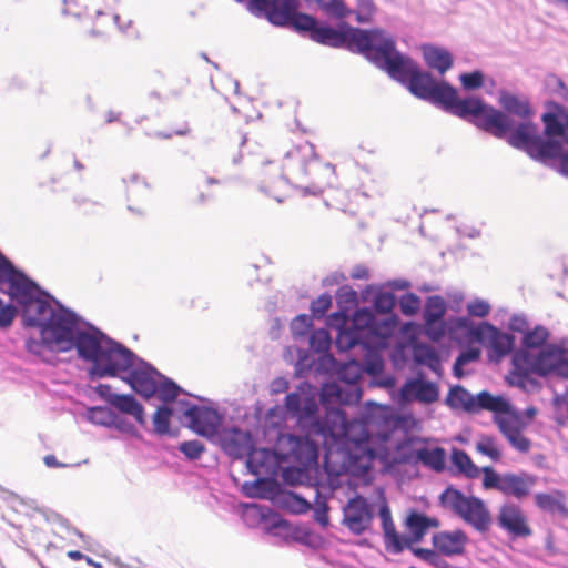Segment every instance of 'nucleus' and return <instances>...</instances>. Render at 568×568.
Segmentation results:
<instances>
[{
  "mask_svg": "<svg viewBox=\"0 0 568 568\" xmlns=\"http://www.w3.org/2000/svg\"><path fill=\"white\" fill-rule=\"evenodd\" d=\"M329 506L325 497L320 493L316 494L315 508H314V520L317 521L322 527L326 528L329 525L328 517Z\"/></svg>",
  "mask_w": 568,
  "mask_h": 568,
  "instance_id": "57",
  "label": "nucleus"
},
{
  "mask_svg": "<svg viewBox=\"0 0 568 568\" xmlns=\"http://www.w3.org/2000/svg\"><path fill=\"white\" fill-rule=\"evenodd\" d=\"M413 361L417 365H424L432 372L442 375L440 356L437 351L428 344L419 343L413 347Z\"/></svg>",
  "mask_w": 568,
  "mask_h": 568,
  "instance_id": "36",
  "label": "nucleus"
},
{
  "mask_svg": "<svg viewBox=\"0 0 568 568\" xmlns=\"http://www.w3.org/2000/svg\"><path fill=\"white\" fill-rule=\"evenodd\" d=\"M318 22L320 21L315 17L300 12L297 9L296 13H294L290 20L288 26L293 27L297 32H308L310 38L312 39V34H314V30L316 29Z\"/></svg>",
  "mask_w": 568,
  "mask_h": 568,
  "instance_id": "46",
  "label": "nucleus"
},
{
  "mask_svg": "<svg viewBox=\"0 0 568 568\" xmlns=\"http://www.w3.org/2000/svg\"><path fill=\"white\" fill-rule=\"evenodd\" d=\"M375 312L367 307L357 308L349 322V327L356 329L357 333L367 339V328L373 321Z\"/></svg>",
  "mask_w": 568,
  "mask_h": 568,
  "instance_id": "45",
  "label": "nucleus"
},
{
  "mask_svg": "<svg viewBox=\"0 0 568 568\" xmlns=\"http://www.w3.org/2000/svg\"><path fill=\"white\" fill-rule=\"evenodd\" d=\"M373 518L374 513L369 503L361 495L351 498L343 508L342 523L356 536L362 535L369 527Z\"/></svg>",
  "mask_w": 568,
  "mask_h": 568,
  "instance_id": "18",
  "label": "nucleus"
},
{
  "mask_svg": "<svg viewBox=\"0 0 568 568\" xmlns=\"http://www.w3.org/2000/svg\"><path fill=\"white\" fill-rule=\"evenodd\" d=\"M405 389L424 404H433L439 398L437 384L425 379L423 376L408 381L405 384Z\"/></svg>",
  "mask_w": 568,
  "mask_h": 568,
  "instance_id": "30",
  "label": "nucleus"
},
{
  "mask_svg": "<svg viewBox=\"0 0 568 568\" xmlns=\"http://www.w3.org/2000/svg\"><path fill=\"white\" fill-rule=\"evenodd\" d=\"M332 325L338 328L335 346L339 352H347L355 346L371 347V342L363 338L356 329L345 326L346 322H334Z\"/></svg>",
  "mask_w": 568,
  "mask_h": 568,
  "instance_id": "31",
  "label": "nucleus"
},
{
  "mask_svg": "<svg viewBox=\"0 0 568 568\" xmlns=\"http://www.w3.org/2000/svg\"><path fill=\"white\" fill-rule=\"evenodd\" d=\"M315 148L308 142H304L287 151L282 164V171L275 179L265 178L260 190L276 202L282 203L285 197V191L288 186L302 189L308 180L310 162L315 159Z\"/></svg>",
  "mask_w": 568,
  "mask_h": 568,
  "instance_id": "6",
  "label": "nucleus"
},
{
  "mask_svg": "<svg viewBox=\"0 0 568 568\" xmlns=\"http://www.w3.org/2000/svg\"><path fill=\"white\" fill-rule=\"evenodd\" d=\"M445 404L453 410L462 409L469 414L480 410H489L494 414L513 413V405L505 397L491 395L487 390L473 395L462 385L449 388Z\"/></svg>",
  "mask_w": 568,
  "mask_h": 568,
  "instance_id": "11",
  "label": "nucleus"
},
{
  "mask_svg": "<svg viewBox=\"0 0 568 568\" xmlns=\"http://www.w3.org/2000/svg\"><path fill=\"white\" fill-rule=\"evenodd\" d=\"M337 377L346 385L356 387L358 381L362 377V367L354 359L343 363L337 369Z\"/></svg>",
  "mask_w": 568,
  "mask_h": 568,
  "instance_id": "44",
  "label": "nucleus"
},
{
  "mask_svg": "<svg viewBox=\"0 0 568 568\" xmlns=\"http://www.w3.org/2000/svg\"><path fill=\"white\" fill-rule=\"evenodd\" d=\"M174 415V409L171 405H160L153 414L152 422L154 433L159 436L174 435L171 432V418Z\"/></svg>",
  "mask_w": 568,
  "mask_h": 568,
  "instance_id": "39",
  "label": "nucleus"
},
{
  "mask_svg": "<svg viewBox=\"0 0 568 568\" xmlns=\"http://www.w3.org/2000/svg\"><path fill=\"white\" fill-rule=\"evenodd\" d=\"M424 333L430 341L439 342L446 334L445 321H424Z\"/></svg>",
  "mask_w": 568,
  "mask_h": 568,
  "instance_id": "59",
  "label": "nucleus"
},
{
  "mask_svg": "<svg viewBox=\"0 0 568 568\" xmlns=\"http://www.w3.org/2000/svg\"><path fill=\"white\" fill-rule=\"evenodd\" d=\"M373 64L385 71L393 80L406 84L415 97L435 105L440 106L443 100L448 99L454 92L452 84L446 81L437 82L429 72L420 71L410 57L399 52L390 33L383 41L382 48H378Z\"/></svg>",
  "mask_w": 568,
  "mask_h": 568,
  "instance_id": "2",
  "label": "nucleus"
},
{
  "mask_svg": "<svg viewBox=\"0 0 568 568\" xmlns=\"http://www.w3.org/2000/svg\"><path fill=\"white\" fill-rule=\"evenodd\" d=\"M283 501L287 509L297 515L305 514L312 509L311 503L296 493L290 491L285 494Z\"/></svg>",
  "mask_w": 568,
  "mask_h": 568,
  "instance_id": "50",
  "label": "nucleus"
},
{
  "mask_svg": "<svg viewBox=\"0 0 568 568\" xmlns=\"http://www.w3.org/2000/svg\"><path fill=\"white\" fill-rule=\"evenodd\" d=\"M394 326L395 322L392 318H381L377 314H374L373 321L367 328V341L372 343L373 338L388 336Z\"/></svg>",
  "mask_w": 568,
  "mask_h": 568,
  "instance_id": "43",
  "label": "nucleus"
},
{
  "mask_svg": "<svg viewBox=\"0 0 568 568\" xmlns=\"http://www.w3.org/2000/svg\"><path fill=\"white\" fill-rule=\"evenodd\" d=\"M485 75L480 70L465 72L459 75L463 88L467 91H474L484 85Z\"/></svg>",
  "mask_w": 568,
  "mask_h": 568,
  "instance_id": "56",
  "label": "nucleus"
},
{
  "mask_svg": "<svg viewBox=\"0 0 568 568\" xmlns=\"http://www.w3.org/2000/svg\"><path fill=\"white\" fill-rule=\"evenodd\" d=\"M335 182V168L323 162L316 155L311 159L308 180L302 186L303 195H320L326 187Z\"/></svg>",
  "mask_w": 568,
  "mask_h": 568,
  "instance_id": "24",
  "label": "nucleus"
},
{
  "mask_svg": "<svg viewBox=\"0 0 568 568\" xmlns=\"http://www.w3.org/2000/svg\"><path fill=\"white\" fill-rule=\"evenodd\" d=\"M434 547L446 557L460 556L465 552L468 537L462 529L439 531L433 535Z\"/></svg>",
  "mask_w": 568,
  "mask_h": 568,
  "instance_id": "26",
  "label": "nucleus"
},
{
  "mask_svg": "<svg viewBox=\"0 0 568 568\" xmlns=\"http://www.w3.org/2000/svg\"><path fill=\"white\" fill-rule=\"evenodd\" d=\"M423 55L427 65L437 70L440 74H444L453 67V55L444 48L425 44L423 45Z\"/></svg>",
  "mask_w": 568,
  "mask_h": 568,
  "instance_id": "33",
  "label": "nucleus"
},
{
  "mask_svg": "<svg viewBox=\"0 0 568 568\" xmlns=\"http://www.w3.org/2000/svg\"><path fill=\"white\" fill-rule=\"evenodd\" d=\"M179 450L190 460L200 459L201 455L205 450V446L202 442L194 440H185L179 445Z\"/></svg>",
  "mask_w": 568,
  "mask_h": 568,
  "instance_id": "58",
  "label": "nucleus"
},
{
  "mask_svg": "<svg viewBox=\"0 0 568 568\" xmlns=\"http://www.w3.org/2000/svg\"><path fill=\"white\" fill-rule=\"evenodd\" d=\"M312 469L304 468L303 466H288L283 469L282 478L288 485L303 484L307 479L308 471Z\"/></svg>",
  "mask_w": 568,
  "mask_h": 568,
  "instance_id": "53",
  "label": "nucleus"
},
{
  "mask_svg": "<svg viewBox=\"0 0 568 568\" xmlns=\"http://www.w3.org/2000/svg\"><path fill=\"white\" fill-rule=\"evenodd\" d=\"M332 305V296L327 293L320 295L311 303L312 316L322 318Z\"/></svg>",
  "mask_w": 568,
  "mask_h": 568,
  "instance_id": "64",
  "label": "nucleus"
},
{
  "mask_svg": "<svg viewBox=\"0 0 568 568\" xmlns=\"http://www.w3.org/2000/svg\"><path fill=\"white\" fill-rule=\"evenodd\" d=\"M498 526L514 538H525L532 534L520 507L513 503L504 504L497 515Z\"/></svg>",
  "mask_w": 568,
  "mask_h": 568,
  "instance_id": "25",
  "label": "nucleus"
},
{
  "mask_svg": "<svg viewBox=\"0 0 568 568\" xmlns=\"http://www.w3.org/2000/svg\"><path fill=\"white\" fill-rule=\"evenodd\" d=\"M546 85L554 95L568 102V87L559 77L555 74L549 75L546 80Z\"/></svg>",
  "mask_w": 568,
  "mask_h": 568,
  "instance_id": "62",
  "label": "nucleus"
},
{
  "mask_svg": "<svg viewBox=\"0 0 568 568\" xmlns=\"http://www.w3.org/2000/svg\"><path fill=\"white\" fill-rule=\"evenodd\" d=\"M94 392L100 398L105 400L109 405L116 408L119 412L131 415L138 424L145 426L146 419L143 405L136 400L131 394L119 395L112 392L108 384H99L94 387Z\"/></svg>",
  "mask_w": 568,
  "mask_h": 568,
  "instance_id": "21",
  "label": "nucleus"
},
{
  "mask_svg": "<svg viewBox=\"0 0 568 568\" xmlns=\"http://www.w3.org/2000/svg\"><path fill=\"white\" fill-rule=\"evenodd\" d=\"M466 308L469 316L480 318L488 316L491 311V306L488 301L481 298L470 301Z\"/></svg>",
  "mask_w": 568,
  "mask_h": 568,
  "instance_id": "63",
  "label": "nucleus"
},
{
  "mask_svg": "<svg viewBox=\"0 0 568 568\" xmlns=\"http://www.w3.org/2000/svg\"><path fill=\"white\" fill-rule=\"evenodd\" d=\"M513 148L526 152L531 159L544 164H550L549 151L555 150L551 141H544L539 134L538 126L531 119L511 126V130L504 138Z\"/></svg>",
  "mask_w": 568,
  "mask_h": 568,
  "instance_id": "12",
  "label": "nucleus"
},
{
  "mask_svg": "<svg viewBox=\"0 0 568 568\" xmlns=\"http://www.w3.org/2000/svg\"><path fill=\"white\" fill-rule=\"evenodd\" d=\"M178 405L183 409L185 425L192 432L206 438H212L217 434L221 416L215 408L200 406L186 399H179Z\"/></svg>",
  "mask_w": 568,
  "mask_h": 568,
  "instance_id": "15",
  "label": "nucleus"
},
{
  "mask_svg": "<svg viewBox=\"0 0 568 568\" xmlns=\"http://www.w3.org/2000/svg\"><path fill=\"white\" fill-rule=\"evenodd\" d=\"M288 454L300 466L316 470L318 467L320 448L318 444L308 436L288 435Z\"/></svg>",
  "mask_w": 568,
  "mask_h": 568,
  "instance_id": "23",
  "label": "nucleus"
},
{
  "mask_svg": "<svg viewBox=\"0 0 568 568\" xmlns=\"http://www.w3.org/2000/svg\"><path fill=\"white\" fill-rule=\"evenodd\" d=\"M310 348L315 353H325L329 349L332 337L327 329L320 328L313 331L308 337Z\"/></svg>",
  "mask_w": 568,
  "mask_h": 568,
  "instance_id": "48",
  "label": "nucleus"
},
{
  "mask_svg": "<svg viewBox=\"0 0 568 568\" xmlns=\"http://www.w3.org/2000/svg\"><path fill=\"white\" fill-rule=\"evenodd\" d=\"M564 495L557 490L554 494L537 493L535 495L536 506L547 513H559L561 515L568 514V508L562 501Z\"/></svg>",
  "mask_w": 568,
  "mask_h": 568,
  "instance_id": "38",
  "label": "nucleus"
},
{
  "mask_svg": "<svg viewBox=\"0 0 568 568\" xmlns=\"http://www.w3.org/2000/svg\"><path fill=\"white\" fill-rule=\"evenodd\" d=\"M389 32L379 29H361L342 22L337 28L318 22L312 39L323 45L332 48H347L363 54L373 63Z\"/></svg>",
  "mask_w": 568,
  "mask_h": 568,
  "instance_id": "4",
  "label": "nucleus"
},
{
  "mask_svg": "<svg viewBox=\"0 0 568 568\" xmlns=\"http://www.w3.org/2000/svg\"><path fill=\"white\" fill-rule=\"evenodd\" d=\"M446 311L445 300L439 295H432L426 298L423 318L424 321L444 320Z\"/></svg>",
  "mask_w": 568,
  "mask_h": 568,
  "instance_id": "42",
  "label": "nucleus"
},
{
  "mask_svg": "<svg viewBox=\"0 0 568 568\" xmlns=\"http://www.w3.org/2000/svg\"><path fill=\"white\" fill-rule=\"evenodd\" d=\"M476 449L494 462H498L501 457V452L496 445V439L491 436H483L480 440L477 442Z\"/></svg>",
  "mask_w": 568,
  "mask_h": 568,
  "instance_id": "52",
  "label": "nucleus"
},
{
  "mask_svg": "<svg viewBox=\"0 0 568 568\" xmlns=\"http://www.w3.org/2000/svg\"><path fill=\"white\" fill-rule=\"evenodd\" d=\"M315 432L327 449L339 454L349 467H357L364 458L373 457L367 425L357 419L348 420L344 410H333L325 422L315 423Z\"/></svg>",
  "mask_w": 568,
  "mask_h": 568,
  "instance_id": "3",
  "label": "nucleus"
},
{
  "mask_svg": "<svg viewBox=\"0 0 568 568\" xmlns=\"http://www.w3.org/2000/svg\"><path fill=\"white\" fill-rule=\"evenodd\" d=\"M546 111L541 115L544 123V141H551L555 150L549 153L551 162L558 160L555 169L568 178V108L562 104L548 101Z\"/></svg>",
  "mask_w": 568,
  "mask_h": 568,
  "instance_id": "8",
  "label": "nucleus"
},
{
  "mask_svg": "<svg viewBox=\"0 0 568 568\" xmlns=\"http://www.w3.org/2000/svg\"><path fill=\"white\" fill-rule=\"evenodd\" d=\"M494 423L499 432L509 442L511 447L519 453H528L531 447L529 438L523 435V424L517 410L513 407V413H495Z\"/></svg>",
  "mask_w": 568,
  "mask_h": 568,
  "instance_id": "20",
  "label": "nucleus"
},
{
  "mask_svg": "<svg viewBox=\"0 0 568 568\" xmlns=\"http://www.w3.org/2000/svg\"><path fill=\"white\" fill-rule=\"evenodd\" d=\"M298 7V0H250L248 2L251 10L263 12L268 22L276 27H288Z\"/></svg>",
  "mask_w": 568,
  "mask_h": 568,
  "instance_id": "19",
  "label": "nucleus"
},
{
  "mask_svg": "<svg viewBox=\"0 0 568 568\" xmlns=\"http://www.w3.org/2000/svg\"><path fill=\"white\" fill-rule=\"evenodd\" d=\"M440 108L460 119L470 120L478 129L503 139L511 130L513 120L503 111L485 103L481 99L467 97L460 99L456 88L448 99H444Z\"/></svg>",
  "mask_w": 568,
  "mask_h": 568,
  "instance_id": "5",
  "label": "nucleus"
},
{
  "mask_svg": "<svg viewBox=\"0 0 568 568\" xmlns=\"http://www.w3.org/2000/svg\"><path fill=\"white\" fill-rule=\"evenodd\" d=\"M452 464L467 478H476L480 473V469L473 463L469 455L463 449H453Z\"/></svg>",
  "mask_w": 568,
  "mask_h": 568,
  "instance_id": "40",
  "label": "nucleus"
},
{
  "mask_svg": "<svg viewBox=\"0 0 568 568\" xmlns=\"http://www.w3.org/2000/svg\"><path fill=\"white\" fill-rule=\"evenodd\" d=\"M439 503L478 532L489 530L491 516L486 504L479 497L466 496L462 490L448 486L440 494Z\"/></svg>",
  "mask_w": 568,
  "mask_h": 568,
  "instance_id": "9",
  "label": "nucleus"
},
{
  "mask_svg": "<svg viewBox=\"0 0 568 568\" xmlns=\"http://www.w3.org/2000/svg\"><path fill=\"white\" fill-rule=\"evenodd\" d=\"M473 339L480 344H488L491 351L504 357L515 348L516 338L513 334L501 332L489 322H481L469 329Z\"/></svg>",
  "mask_w": 568,
  "mask_h": 568,
  "instance_id": "17",
  "label": "nucleus"
},
{
  "mask_svg": "<svg viewBox=\"0 0 568 568\" xmlns=\"http://www.w3.org/2000/svg\"><path fill=\"white\" fill-rule=\"evenodd\" d=\"M23 292L22 295L17 291L11 298L22 307L23 325L38 328L41 334L57 311L52 307L51 302L57 304L58 301L41 290L31 278L23 285Z\"/></svg>",
  "mask_w": 568,
  "mask_h": 568,
  "instance_id": "10",
  "label": "nucleus"
},
{
  "mask_svg": "<svg viewBox=\"0 0 568 568\" xmlns=\"http://www.w3.org/2000/svg\"><path fill=\"white\" fill-rule=\"evenodd\" d=\"M30 278L24 274L23 271L17 268L13 263L0 251V284L9 285V295L13 293L23 295V285Z\"/></svg>",
  "mask_w": 568,
  "mask_h": 568,
  "instance_id": "28",
  "label": "nucleus"
},
{
  "mask_svg": "<svg viewBox=\"0 0 568 568\" xmlns=\"http://www.w3.org/2000/svg\"><path fill=\"white\" fill-rule=\"evenodd\" d=\"M498 102L504 109V113L508 116L513 114L526 121L530 120L534 115V110L527 98H520L506 90H501L499 91Z\"/></svg>",
  "mask_w": 568,
  "mask_h": 568,
  "instance_id": "29",
  "label": "nucleus"
},
{
  "mask_svg": "<svg viewBox=\"0 0 568 568\" xmlns=\"http://www.w3.org/2000/svg\"><path fill=\"white\" fill-rule=\"evenodd\" d=\"M554 357L550 351L541 353L534 361H530L524 352L513 354L514 383L525 392H535L539 389L540 383L532 375L542 378H568V363H562Z\"/></svg>",
  "mask_w": 568,
  "mask_h": 568,
  "instance_id": "7",
  "label": "nucleus"
},
{
  "mask_svg": "<svg viewBox=\"0 0 568 568\" xmlns=\"http://www.w3.org/2000/svg\"><path fill=\"white\" fill-rule=\"evenodd\" d=\"M181 394H186V392H184V389L173 379L169 378L162 373L159 374V379L156 382V393L154 396H156L162 402V405H170L174 402L178 403V397Z\"/></svg>",
  "mask_w": 568,
  "mask_h": 568,
  "instance_id": "37",
  "label": "nucleus"
},
{
  "mask_svg": "<svg viewBox=\"0 0 568 568\" xmlns=\"http://www.w3.org/2000/svg\"><path fill=\"white\" fill-rule=\"evenodd\" d=\"M385 547L393 554H400L406 547H409L412 539L402 537L397 531L384 537Z\"/></svg>",
  "mask_w": 568,
  "mask_h": 568,
  "instance_id": "61",
  "label": "nucleus"
},
{
  "mask_svg": "<svg viewBox=\"0 0 568 568\" xmlns=\"http://www.w3.org/2000/svg\"><path fill=\"white\" fill-rule=\"evenodd\" d=\"M270 483L266 478H257L254 481H245L242 490L250 498H264L268 491Z\"/></svg>",
  "mask_w": 568,
  "mask_h": 568,
  "instance_id": "51",
  "label": "nucleus"
},
{
  "mask_svg": "<svg viewBox=\"0 0 568 568\" xmlns=\"http://www.w3.org/2000/svg\"><path fill=\"white\" fill-rule=\"evenodd\" d=\"M57 306L55 313L40 334L48 351H77L81 361L91 364L88 371L91 381L116 377L120 372L131 366L135 357L133 351L109 337L60 302H57Z\"/></svg>",
  "mask_w": 568,
  "mask_h": 568,
  "instance_id": "1",
  "label": "nucleus"
},
{
  "mask_svg": "<svg viewBox=\"0 0 568 568\" xmlns=\"http://www.w3.org/2000/svg\"><path fill=\"white\" fill-rule=\"evenodd\" d=\"M103 0H62L63 14H72L77 18L89 17L93 12L95 18L104 16L100 4Z\"/></svg>",
  "mask_w": 568,
  "mask_h": 568,
  "instance_id": "35",
  "label": "nucleus"
},
{
  "mask_svg": "<svg viewBox=\"0 0 568 568\" xmlns=\"http://www.w3.org/2000/svg\"><path fill=\"white\" fill-rule=\"evenodd\" d=\"M481 471L485 489H495L518 500L526 498L537 483V477L526 471L498 474L490 466L483 467Z\"/></svg>",
  "mask_w": 568,
  "mask_h": 568,
  "instance_id": "13",
  "label": "nucleus"
},
{
  "mask_svg": "<svg viewBox=\"0 0 568 568\" xmlns=\"http://www.w3.org/2000/svg\"><path fill=\"white\" fill-rule=\"evenodd\" d=\"M313 316L301 314L291 322V332L295 339L308 335L312 327Z\"/></svg>",
  "mask_w": 568,
  "mask_h": 568,
  "instance_id": "54",
  "label": "nucleus"
},
{
  "mask_svg": "<svg viewBox=\"0 0 568 568\" xmlns=\"http://www.w3.org/2000/svg\"><path fill=\"white\" fill-rule=\"evenodd\" d=\"M446 452L437 446L435 448L420 447L404 454L400 462L404 463H422L424 466L435 471H442L445 468Z\"/></svg>",
  "mask_w": 568,
  "mask_h": 568,
  "instance_id": "27",
  "label": "nucleus"
},
{
  "mask_svg": "<svg viewBox=\"0 0 568 568\" xmlns=\"http://www.w3.org/2000/svg\"><path fill=\"white\" fill-rule=\"evenodd\" d=\"M420 298L415 293H406L400 296L398 304L405 316H414L420 308Z\"/></svg>",
  "mask_w": 568,
  "mask_h": 568,
  "instance_id": "55",
  "label": "nucleus"
},
{
  "mask_svg": "<svg viewBox=\"0 0 568 568\" xmlns=\"http://www.w3.org/2000/svg\"><path fill=\"white\" fill-rule=\"evenodd\" d=\"M333 410H341L339 408H331L325 413V416L323 418L317 416L318 413V405L316 399L313 396H304L303 404L300 408L298 415L295 416L297 422L303 425L310 426V432L314 435L320 436L315 432V423L325 422L328 417V415Z\"/></svg>",
  "mask_w": 568,
  "mask_h": 568,
  "instance_id": "32",
  "label": "nucleus"
},
{
  "mask_svg": "<svg viewBox=\"0 0 568 568\" xmlns=\"http://www.w3.org/2000/svg\"><path fill=\"white\" fill-rule=\"evenodd\" d=\"M396 305V296L392 292H379L373 300V308L375 314L386 315Z\"/></svg>",
  "mask_w": 568,
  "mask_h": 568,
  "instance_id": "49",
  "label": "nucleus"
},
{
  "mask_svg": "<svg viewBox=\"0 0 568 568\" xmlns=\"http://www.w3.org/2000/svg\"><path fill=\"white\" fill-rule=\"evenodd\" d=\"M336 302L339 311L329 316L328 324L348 321L347 311L357 304V292L348 285L341 286L336 292Z\"/></svg>",
  "mask_w": 568,
  "mask_h": 568,
  "instance_id": "34",
  "label": "nucleus"
},
{
  "mask_svg": "<svg viewBox=\"0 0 568 568\" xmlns=\"http://www.w3.org/2000/svg\"><path fill=\"white\" fill-rule=\"evenodd\" d=\"M110 428H114L120 433L130 435L135 438H140L141 435L138 428L131 423L128 418L121 416L120 414H114Z\"/></svg>",
  "mask_w": 568,
  "mask_h": 568,
  "instance_id": "60",
  "label": "nucleus"
},
{
  "mask_svg": "<svg viewBox=\"0 0 568 568\" xmlns=\"http://www.w3.org/2000/svg\"><path fill=\"white\" fill-rule=\"evenodd\" d=\"M115 412L104 406L90 407L87 412V419L98 426L110 428Z\"/></svg>",
  "mask_w": 568,
  "mask_h": 568,
  "instance_id": "47",
  "label": "nucleus"
},
{
  "mask_svg": "<svg viewBox=\"0 0 568 568\" xmlns=\"http://www.w3.org/2000/svg\"><path fill=\"white\" fill-rule=\"evenodd\" d=\"M216 435L224 453L234 459H242L253 450L254 443L248 432L231 427L219 430Z\"/></svg>",
  "mask_w": 568,
  "mask_h": 568,
  "instance_id": "22",
  "label": "nucleus"
},
{
  "mask_svg": "<svg viewBox=\"0 0 568 568\" xmlns=\"http://www.w3.org/2000/svg\"><path fill=\"white\" fill-rule=\"evenodd\" d=\"M550 337V332L542 325H536L534 328H528L523 334L520 348L516 349L514 354L525 353L530 361L536 359L544 352H551L554 358L562 363H568V339H562L559 343L546 344Z\"/></svg>",
  "mask_w": 568,
  "mask_h": 568,
  "instance_id": "14",
  "label": "nucleus"
},
{
  "mask_svg": "<svg viewBox=\"0 0 568 568\" xmlns=\"http://www.w3.org/2000/svg\"><path fill=\"white\" fill-rule=\"evenodd\" d=\"M427 515L417 510H412L406 517V527L412 532L413 542H419L427 532Z\"/></svg>",
  "mask_w": 568,
  "mask_h": 568,
  "instance_id": "41",
  "label": "nucleus"
},
{
  "mask_svg": "<svg viewBox=\"0 0 568 568\" xmlns=\"http://www.w3.org/2000/svg\"><path fill=\"white\" fill-rule=\"evenodd\" d=\"M124 371H122L123 373ZM128 376L122 379L140 396L151 398L156 393V382L161 374L153 365L140 358L136 354L131 366L125 371ZM121 372L118 374V376Z\"/></svg>",
  "mask_w": 568,
  "mask_h": 568,
  "instance_id": "16",
  "label": "nucleus"
}]
</instances>
